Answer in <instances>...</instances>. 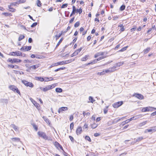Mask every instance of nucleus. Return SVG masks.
I'll use <instances>...</instances> for the list:
<instances>
[{
  "label": "nucleus",
  "instance_id": "obj_55",
  "mask_svg": "<svg viewBox=\"0 0 156 156\" xmlns=\"http://www.w3.org/2000/svg\"><path fill=\"white\" fill-rule=\"evenodd\" d=\"M74 118V117L73 115H71L70 116L69 118V120L70 121H71L73 120Z\"/></svg>",
  "mask_w": 156,
  "mask_h": 156
},
{
  "label": "nucleus",
  "instance_id": "obj_51",
  "mask_svg": "<svg viewBox=\"0 0 156 156\" xmlns=\"http://www.w3.org/2000/svg\"><path fill=\"white\" fill-rule=\"evenodd\" d=\"M68 5V4L67 3L64 4L61 6V8L62 9L66 8L67 7Z\"/></svg>",
  "mask_w": 156,
  "mask_h": 156
},
{
  "label": "nucleus",
  "instance_id": "obj_8",
  "mask_svg": "<svg viewBox=\"0 0 156 156\" xmlns=\"http://www.w3.org/2000/svg\"><path fill=\"white\" fill-rule=\"evenodd\" d=\"M22 82L26 87H30L32 88L34 86L32 83L28 82L25 80H22Z\"/></svg>",
  "mask_w": 156,
  "mask_h": 156
},
{
  "label": "nucleus",
  "instance_id": "obj_4",
  "mask_svg": "<svg viewBox=\"0 0 156 156\" xmlns=\"http://www.w3.org/2000/svg\"><path fill=\"white\" fill-rule=\"evenodd\" d=\"M73 10L71 14L70 15V16H71L72 15H74L76 12V13H78L79 14H81L82 12V9L80 8L79 9H76V7L75 6L73 5L72 7Z\"/></svg>",
  "mask_w": 156,
  "mask_h": 156
},
{
  "label": "nucleus",
  "instance_id": "obj_13",
  "mask_svg": "<svg viewBox=\"0 0 156 156\" xmlns=\"http://www.w3.org/2000/svg\"><path fill=\"white\" fill-rule=\"evenodd\" d=\"M133 96L135 97L140 100H142L144 99V96L142 94L137 93H134L133 95Z\"/></svg>",
  "mask_w": 156,
  "mask_h": 156
},
{
  "label": "nucleus",
  "instance_id": "obj_7",
  "mask_svg": "<svg viewBox=\"0 0 156 156\" xmlns=\"http://www.w3.org/2000/svg\"><path fill=\"white\" fill-rule=\"evenodd\" d=\"M9 55L13 56H16L21 57H25L26 55L25 54H24L23 56L22 53L20 51H17L15 52L13 51L10 52V53H9Z\"/></svg>",
  "mask_w": 156,
  "mask_h": 156
},
{
  "label": "nucleus",
  "instance_id": "obj_37",
  "mask_svg": "<svg viewBox=\"0 0 156 156\" xmlns=\"http://www.w3.org/2000/svg\"><path fill=\"white\" fill-rule=\"evenodd\" d=\"M62 91V89L60 88H57L55 89V91L57 93H61Z\"/></svg>",
  "mask_w": 156,
  "mask_h": 156
},
{
  "label": "nucleus",
  "instance_id": "obj_17",
  "mask_svg": "<svg viewBox=\"0 0 156 156\" xmlns=\"http://www.w3.org/2000/svg\"><path fill=\"white\" fill-rule=\"evenodd\" d=\"M41 66V65L40 63H38L37 64L30 66V68L31 70H35L40 67Z\"/></svg>",
  "mask_w": 156,
  "mask_h": 156
},
{
  "label": "nucleus",
  "instance_id": "obj_26",
  "mask_svg": "<svg viewBox=\"0 0 156 156\" xmlns=\"http://www.w3.org/2000/svg\"><path fill=\"white\" fill-rule=\"evenodd\" d=\"M89 56L88 55H85L84 57H82L81 59V61H86L88 59Z\"/></svg>",
  "mask_w": 156,
  "mask_h": 156
},
{
  "label": "nucleus",
  "instance_id": "obj_59",
  "mask_svg": "<svg viewBox=\"0 0 156 156\" xmlns=\"http://www.w3.org/2000/svg\"><path fill=\"white\" fill-rule=\"evenodd\" d=\"M91 119L92 120L94 121V122L95 119V115H92L91 117Z\"/></svg>",
  "mask_w": 156,
  "mask_h": 156
},
{
  "label": "nucleus",
  "instance_id": "obj_33",
  "mask_svg": "<svg viewBox=\"0 0 156 156\" xmlns=\"http://www.w3.org/2000/svg\"><path fill=\"white\" fill-rule=\"evenodd\" d=\"M36 80H39L41 82H43L44 81V79L41 77H36Z\"/></svg>",
  "mask_w": 156,
  "mask_h": 156
},
{
  "label": "nucleus",
  "instance_id": "obj_54",
  "mask_svg": "<svg viewBox=\"0 0 156 156\" xmlns=\"http://www.w3.org/2000/svg\"><path fill=\"white\" fill-rule=\"evenodd\" d=\"M37 22H35V23H33L32 24L31 26V27H35V26H37Z\"/></svg>",
  "mask_w": 156,
  "mask_h": 156
},
{
  "label": "nucleus",
  "instance_id": "obj_63",
  "mask_svg": "<svg viewBox=\"0 0 156 156\" xmlns=\"http://www.w3.org/2000/svg\"><path fill=\"white\" fill-rule=\"evenodd\" d=\"M152 129L153 130V131L155 132L156 131V126L152 127Z\"/></svg>",
  "mask_w": 156,
  "mask_h": 156
},
{
  "label": "nucleus",
  "instance_id": "obj_46",
  "mask_svg": "<svg viewBox=\"0 0 156 156\" xmlns=\"http://www.w3.org/2000/svg\"><path fill=\"white\" fill-rule=\"evenodd\" d=\"M62 35V34L60 33L58 35H56L55 36V37L56 40H57L58 38Z\"/></svg>",
  "mask_w": 156,
  "mask_h": 156
},
{
  "label": "nucleus",
  "instance_id": "obj_56",
  "mask_svg": "<svg viewBox=\"0 0 156 156\" xmlns=\"http://www.w3.org/2000/svg\"><path fill=\"white\" fill-rule=\"evenodd\" d=\"M91 38V35L88 36L87 37V41H89Z\"/></svg>",
  "mask_w": 156,
  "mask_h": 156
},
{
  "label": "nucleus",
  "instance_id": "obj_35",
  "mask_svg": "<svg viewBox=\"0 0 156 156\" xmlns=\"http://www.w3.org/2000/svg\"><path fill=\"white\" fill-rule=\"evenodd\" d=\"M64 38L63 37H62L61 38L58 43L57 44L56 46V48H57L58 46L59 45V44H61V43L62 42V41L63 40Z\"/></svg>",
  "mask_w": 156,
  "mask_h": 156
},
{
  "label": "nucleus",
  "instance_id": "obj_58",
  "mask_svg": "<svg viewBox=\"0 0 156 156\" xmlns=\"http://www.w3.org/2000/svg\"><path fill=\"white\" fill-rule=\"evenodd\" d=\"M88 127V124L86 123H85L83 126V128L84 129H87Z\"/></svg>",
  "mask_w": 156,
  "mask_h": 156
},
{
  "label": "nucleus",
  "instance_id": "obj_31",
  "mask_svg": "<svg viewBox=\"0 0 156 156\" xmlns=\"http://www.w3.org/2000/svg\"><path fill=\"white\" fill-rule=\"evenodd\" d=\"M2 14L3 15H4L5 16H12V14L9 12H3L2 13Z\"/></svg>",
  "mask_w": 156,
  "mask_h": 156
},
{
  "label": "nucleus",
  "instance_id": "obj_19",
  "mask_svg": "<svg viewBox=\"0 0 156 156\" xmlns=\"http://www.w3.org/2000/svg\"><path fill=\"white\" fill-rule=\"evenodd\" d=\"M68 109L67 107H62L58 109V112L59 113H60L63 112L64 111L67 110Z\"/></svg>",
  "mask_w": 156,
  "mask_h": 156
},
{
  "label": "nucleus",
  "instance_id": "obj_23",
  "mask_svg": "<svg viewBox=\"0 0 156 156\" xmlns=\"http://www.w3.org/2000/svg\"><path fill=\"white\" fill-rule=\"evenodd\" d=\"M8 8L9 9V11L10 12H15L16 11L15 9L12 8V6L10 5H8Z\"/></svg>",
  "mask_w": 156,
  "mask_h": 156
},
{
  "label": "nucleus",
  "instance_id": "obj_25",
  "mask_svg": "<svg viewBox=\"0 0 156 156\" xmlns=\"http://www.w3.org/2000/svg\"><path fill=\"white\" fill-rule=\"evenodd\" d=\"M54 80V79L52 77H44V81L48 82L49 81H52Z\"/></svg>",
  "mask_w": 156,
  "mask_h": 156
},
{
  "label": "nucleus",
  "instance_id": "obj_14",
  "mask_svg": "<svg viewBox=\"0 0 156 156\" xmlns=\"http://www.w3.org/2000/svg\"><path fill=\"white\" fill-rule=\"evenodd\" d=\"M31 46H25L22 47L20 49V50L23 51H27L30 50L31 49Z\"/></svg>",
  "mask_w": 156,
  "mask_h": 156
},
{
  "label": "nucleus",
  "instance_id": "obj_29",
  "mask_svg": "<svg viewBox=\"0 0 156 156\" xmlns=\"http://www.w3.org/2000/svg\"><path fill=\"white\" fill-rule=\"evenodd\" d=\"M7 62L10 64H13V58H9L7 60Z\"/></svg>",
  "mask_w": 156,
  "mask_h": 156
},
{
  "label": "nucleus",
  "instance_id": "obj_18",
  "mask_svg": "<svg viewBox=\"0 0 156 156\" xmlns=\"http://www.w3.org/2000/svg\"><path fill=\"white\" fill-rule=\"evenodd\" d=\"M82 127L80 126H79L76 129V133L77 135H79L82 133Z\"/></svg>",
  "mask_w": 156,
  "mask_h": 156
},
{
  "label": "nucleus",
  "instance_id": "obj_39",
  "mask_svg": "<svg viewBox=\"0 0 156 156\" xmlns=\"http://www.w3.org/2000/svg\"><path fill=\"white\" fill-rule=\"evenodd\" d=\"M128 46H127L124 47L122 48L121 50H119V52H123L126 50L127 48H128Z\"/></svg>",
  "mask_w": 156,
  "mask_h": 156
},
{
  "label": "nucleus",
  "instance_id": "obj_21",
  "mask_svg": "<svg viewBox=\"0 0 156 156\" xmlns=\"http://www.w3.org/2000/svg\"><path fill=\"white\" fill-rule=\"evenodd\" d=\"M99 61L97 58L95 59H94L92 61H91L89 63L86 64V66H88L90 64H95L97 62H98Z\"/></svg>",
  "mask_w": 156,
  "mask_h": 156
},
{
  "label": "nucleus",
  "instance_id": "obj_52",
  "mask_svg": "<svg viewBox=\"0 0 156 156\" xmlns=\"http://www.w3.org/2000/svg\"><path fill=\"white\" fill-rule=\"evenodd\" d=\"M108 106H107L106 108L104 109V112L105 114H106L108 112Z\"/></svg>",
  "mask_w": 156,
  "mask_h": 156
},
{
  "label": "nucleus",
  "instance_id": "obj_42",
  "mask_svg": "<svg viewBox=\"0 0 156 156\" xmlns=\"http://www.w3.org/2000/svg\"><path fill=\"white\" fill-rule=\"evenodd\" d=\"M26 0H18V4L24 3L26 2Z\"/></svg>",
  "mask_w": 156,
  "mask_h": 156
},
{
  "label": "nucleus",
  "instance_id": "obj_28",
  "mask_svg": "<svg viewBox=\"0 0 156 156\" xmlns=\"http://www.w3.org/2000/svg\"><path fill=\"white\" fill-rule=\"evenodd\" d=\"M114 123V121L113 120H111L108 121L107 123V126H110Z\"/></svg>",
  "mask_w": 156,
  "mask_h": 156
},
{
  "label": "nucleus",
  "instance_id": "obj_48",
  "mask_svg": "<svg viewBox=\"0 0 156 156\" xmlns=\"http://www.w3.org/2000/svg\"><path fill=\"white\" fill-rule=\"evenodd\" d=\"M126 8L125 5H122L121 6L120 8V10L121 11H123Z\"/></svg>",
  "mask_w": 156,
  "mask_h": 156
},
{
  "label": "nucleus",
  "instance_id": "obj_20",
  "mask_svg": "<svg viewBox=\"0 0 156 156\" xmlns=\"http://www.w3.org/2000/svg\"><path fill=\"white\" fill-rule=\"evenodd\" d=\"M8 66L11 69L15 68L16 69H20V67L16 65H14L12 64H10L8 65Z\"/></svg>",
  "mask_w": 156,
  "mask_h": 156
},
{
  "label": "nucleus",
  "instance_id": "obj_2",
  "mask_svg": "<svg viewBox=\"0 0 156 156\" xmlns=\"http://www.w3.org/2000/svg\"><path fill=\"white\" fill-rule=\"evenodd\" d=\"M104 52H98L94 55V58H97V59L99 61H100L106 57L104 55Z\"/></svg>",
  "mask_w": 156,
  "mask_h": 156
},
{
  "label": "nucleus",
  "instance_id": "obj_36",
  "mask_svg": "<svg viewBox=\"0 0 156 156\" xmlns=\"http://www.w3.org/2000/svg\"><path fill=\"white\" fill-rule=\"evenodd\" d=\"M25 38V36L21 34L19 37L18 40L20 41Z\"/></svg>",
  "mask_w": 156,
  "mask_h": 156
},
{
  "label": "nucleus",
  "instance_id": "obj_16",
  "mask_svg": "<svg viewBox=\"0 0 156 156\" xmlns=\"http://www.w3.org/2000/svg\"><path fill=\"white\" fill-rule=\"evenodd\" d=\"M115 68L113 67L104 70V72L105 74L106 73L113 72L115 71Z\"/></svg>",
  "mask_w": 156,
  "mask_h": 156
},
{
  "label": "nucleus",
  "instance_id": "obj_61",
  "mask_svg": "<svg viewBox=\"0 0 156 156\" xmlns=\"http://www.w3.org/2000/svg\"><path fill=\"white\" fill-rule=\"evenodd\" d=\"M136 29V27H133L130 29V31L131 32H133L135 31V30Z\"/></svg>",
  "mask_w": 156,
  "mask_h": 156
},
{
  "label": "nucleus",
  "instance_id": "obj_27",
  "mask_svg": "<svg viewBox=\"0 0 156 156\" xmlns=\"http://www.w3.org/2000/svg\"><path fill=\"white\" fill-rule=\"evenodd\" d=\"M118 27H120L121 28L119 30L120 32H122L124 31L125 28L122 24H120L118 25Z\"/></svg>",
  "mask_w": 156,
  "mask_h": 156
},
{
  "label": "nucleus",
  "instance_id": "obj_62",
  "mask_svg": "<svg viewBox=\"0 0 156 156\" xmlns=\"http://www.w3.org/2000/svg\"><path fill=\"white\" fill-rule=\"evenodd\" d=\"M94 21L95 22H97L98 23H99V22H100V21H99V19L98 18H97V17H96V18H95V19H94Z\"/></svg>",
  "mask_w": 156,
  "mask_h": 156
},
{
  "label": "nucleus",
  "instance_id": "obj_9",
  "mask_svg": "<svg viewBox=\"0 0 156 156\" xmlns=\"http://www.w3.org/2000/svg\"><path fill=\"white\" fill-rule=\"evenodd\" d=\"M56 86V85L55 84H53L52 85H48L46 86L45 87L43 88L42 90L43 91L46 92L54 88Z\"/></svg>",
  "mask_w": 156,
  "mask_h": 156
},
{
  "label": "nucleus",
  "instance_id": "obj_6",
  "mask_svg": "<svg viewBox=\"0 0 156 156\" xmlns=\"http://www.w3.org/2000/svg\"><path fill=\"white\" fill-rule=\"evenodd\" d=\"M156 110V108L152 107H147L143 108L141 109L142 112H152Z\"/></svg>",
  "mask_w": 156,
  "mask_h": 156
},
{
  "label": "nucleus",
  "instance_id": "obj_53",
  "mask_svg": "<svg viewBox=\"0 0 156 156\" xmlns=\"http://www.w3.org/2000/svg\"><path fill=\"white\" fill-rule=\"evenodd\" d=\"M130 122V120L129 119L126 120L125 121L123 122L122 123H123V125L125 124H126Z\"/></svg>",
  "mask_w": 156,
  "mask_h": 156
},
{
  "label": "nucleus",
  "instance_id": "obj_64",
  "mask_svg": "<svg viewBox=\"0 0 156 156\" xmlns=\"http://www.w3.org/2000/svg\"><path fill=\"white\" fill-rule=\"evenodd\" d=\"M156 115V111L152 112L151 114V116H154Z\"/></svg>",
  "mask_w": 156,
  "mask_h": 156
},
{
  "label": "nucleus",
  "instance_id": "obj_5",
  "mask_svg": "<svg viewBox=\"0 0 156 156\" xmlns=\"http://www.w3.org/2000/svg\"><path fill=\"white\" fill-rule=\"evenodd\" d=\"M9 88L10 90L13 91L14 93H16L19 95H20L21 93L20 90L15 86L13 85H10L9 86Z\"/></svg>",
  "mask_w": 156,
  "mask_h": 156
},
{
  "label": "nucleus",
  "instance_id": "obj_12",
  "mask_svg": "<svg viewBox=\"0 0 156 156\" xmlns=\"http://www.w3.org/2000/svg\"><path fill=\"white\" fill-rule=\"evenodd\" d=\"M54 145L58 149H60L62 150L64 153H66V152L63 150L62 147L60 144L58 142H57V141H55L54 143Z\"/></svg>",
  "mask_w": 156,
  "mask_h": 156
},
{
  "label": "nucleus",
  "instance_id": "obj_32",
  "mask_svg": "<svg viewBox=\"0 0 156 156\" xmlns=\"http://www.w3.org/2000/svg\"><path fill=\"white\" fill-rule=\"evenodd\" d=\"M11 126L16 131L18 130V127L16 125L14 124H12L11 125Z\"/></svg>",
  "mask_w": 156,
  "mask_h": 156
},
{
  "label": "nucleus",
  "instance_id": "obj_60",
  "mask_svg": "<svg viewBox=\"0 0 156 156\" xmlns=\"http://www.w3.org/2000/svg\"><path fill=\"white\" fill-rule=\"evenodd\" d=\"M77 37H76L75 38L73 39V41H72V43L73 44L76 41V40H77Z\"/></svg>",
  "mask_w": 156,
  "mask_h": 156
},
{
  "label": "nucleus",
  "instance_id": "obj_30",
  "mask_svg": "<svg viewBox=\"0 0 156 156\" xmlns=\"http://www.w3.org/2000/svg\"><path fill=\"white\" fill-rule=\"evenodd\" d=\"M89 101L88 102H91L92 103H93L95 101V100H94L93 97L91 96H89Z\"/></svg>",
  "mask_w": 156,
  "mask_h": 156
},
{
  "label": "nucleus",
  "instance_id": "obj_15",
  "mask_svg": "<svg viewBox=\"0 0 156 156\" xmlns=\"http://www.w3.org/2000/svg\"><path fill=\"white\" fill-rule=\"evenodd\" d=\"M82 48L81 47L79 48L76 50L71 55L72 57H73L77 55L82 50Z\"/></svg>",
  "mask_w": 156,
  "mask_h": 156
},
{
  "label": "nucleus",
  "instance_id": "obj_41",
  "mask_svg": "<svg viewBox=\"0 0 156 156\" xmlns=\"http://www.w3.org/2000/svg\"><path fill=\"white\" fill-rule=\"evenodd\" d=\"M37 5L38 7H41L42 5V3L40 0H37Z\"/></svg>",
  "mask_w": 156,
  "mask_h": 156
},
{
  "label": "nucleus",
  "instance_id": "obj_22",
  "mask_svg": "<svg viewBox=\"0 0 156 156\" xmlns=\"http://www.w3.org/2000/svg\"><path fill=\"white\" fill-rule=\"evenodd\" d=\"M21 62L22 60L19 58H13V64H17L20 63Z\"/></svg>",
  "mask_w": 156,
  "mask_h": 156
},
{
  "label": "nucleus",
  "instance_id": "obj_49",
  "mask_svg": "<svg viewBox=\"0 0 156 156\" xmlns=\"http://www.w3.org/2000/svg\"><path fill=\"white\" fill-rule=\"evenodd\" d=\"M80 25V23L79 21L77 22L74 24V26L76 28L78 27Z\"/></svg>",
  "mask_w": 156,
  "mask_h": 156
},
{
  "label": "nucleus",
  "instance_id": "obj_38",
  "mask_svg": "<svg viewBox=\"0 0 156 156\" xmlns=\"http://www.w3.org/2000/svg\"><path fill=\"white\" fill-rule=\"evenodd\" d=\"M151 48H147L144 50V54H147L150 51Z\"/></svg>",
  "mask_w": 156,
  "mask_h": 156
},
{
  "label": "nucleus",
  "instance_id": "obj_57",
  "mask_svg": "<svg viewBox=\"0 0 156 156\" xmlns=\"http://www.w3.org/2000/svg\"><path fill=\"white\" fill-rule=\"evenodd\" d=\"M142 29V27L141 26H139L137 29L136 30L137 31H140Z\"/></svg>",
  "mask_w": 156,
  "mask_h": 156
},
{
  "label": "nucleus",
  "instance_id": "obj_40",
  "mask_svg": "<svg viewBox=\"0 0 156 156\" xmlns=\"http://www.w3.org/2000/svg\"><path fill=\"white\" fill-rule=\"evenodd\" d=\"M17 5H19L18 2H12L10 3V5L12 6H17Z\"/></svg>",
  "mask_w": 156,
  "mask_h": 156
},
{
  "label": "nucleus",
  "instance_id": "obj_10",
  "mask_svg": "<svg viewBox=\"0 0 156 156\" xmlns=\"http://www.w3.org/2000/svg\"><path fill=\"white\" fill-rule=\"evenodd\" d=\"M123 104L122 101L115 102L112 105V106L114 108H118Z\"/></svg>",
  "mask_w": 156,
  "mask_h": 156
},
{
  "label": "nucleus",
  "instance_id": "obj_34",
  "mask_svg": "<svg viewBox=\"0 0 156 156\" xmlns=\"http://www.w3.org/2000/svg\"><path fill=\"white\" fill-rule=\"evenodd\" d=\"M14 142L19 141L20 140V139L18 137H14L11 139Z\"/></svg>",
  "mask_w": 156,
  "mask_h": 156
},
{
  "label": "nucleus",
  "instance_id": "obj_47",
  "mask_svg": "<svg viewBox=\"0 0 156 156\" xmlns=\"http://www.w3.org/2000/svg\"><path fill=\"white\" fill-rule=\"evenodd\" d=\"M97 74L98 75L101 76V75H105V72H104V70H103L101 72H98L97 73Z\"/></svg>",
  "mask_w": 156,
  "mask_h": 156
},
{
  "label": "nucleus",
  "instance_id": "obj_44",
  "mask_svg": "<svg viewBox=\"0 0 156 156\" xmlns=\"http://www.w3.org/2000/svg\"><path fill=\"white\" fill-rule=\"evenodd\" d=\"M66 69L65 67H61L57 69H56L55 70V71L56 72L60 70H64Z\"/></svg>",
  "mask_w": 156,
  "mask_h": 156
},
{
  "label": "nucleus",
  "instance_id": "obj_43",
  "mask_svg": "<svg viewBox=\"0 0 156 156\" xmlns=\"http://www.w3.org/2000/svg\"><path fill=\"white\" fill-rule=\"evenodd\" d=\"M85 139L86 140H88L89 142H91V140L90 137L87 136H85Z\"/></svg>",
  "mask_w": 156,
  "mask_h": 156
},
{
  "label": "nucleus",
  "instance_id": "obj_11",
  "mask_svg": "<svg viewBox=\"0 0 156 156\" xmlns=\"http://www.w3.org/2000/svg\"><path fill=\"white\" fill-rule=\"evenodd\" d=\"M31 101L35 106L36 107V108L39 111L41 109V107L40 105L36 101L33 99H32V100H31Z\"/></svg>",
  "mask_w": 156,
  "mask_h": 156
},
{
  "label": "nucleus",
  "instance_id": "obj_45",
  "mask_svg": "<svg viewBox=\"0 0 156 156\" xmlns=\"http://www.w3.org/2000/svg\"><path fill=\"white\" fill-rule=\"evenodd\" d=\"M74 123H73V122H72L70 124V130H72V129H73V128H74Z\"/></svg>",
  "mask_w": 156,
  "mask_h": 156
},
{
  "label": "nucleus",
  "instance_id": "obj_24",
  "mask_svg": "<svg viewBox=\"0 0 156 156\" xmlns=\"http://www.w3.org/2000/svg\"><path fill=\"white\" fill-rule=\"evenodd\" d=\"M98 125L95 122H93L92 123H91L90 126L91 128L94 129L96 128L98 126Z\"/></svg>",
  "mask_w": 156,
  "mask_h": 156
},
{
  "label": "nucleus",
  "instance_id": "obj_3",
  "mask_svg": "<svg viewBox=\"0 0 156 156\" xmlns=\"http://www.w3.org/2000/svg\"><path fill=\"white\" fill-rule=\"evenodd\" d=\"M37 134L40 137L42 138L45 140H50V137L48 136L44 132L39 131L37 132Z\"/></svg>",
  "mask_w": 156,
  "mask_h": 156
},
{
  "label": "nucleus",
  "instance_id": "obj_50",
  "mask_svg": "<svg viewBox=\"0 0 156 156\" xmlns=\"http://www.w3.org/2000/svg\"><path fill=\"white\" fill-rule=\"evenodd\" d=\"M32 126L34 128V129H35V130L37 131L38 130V127L35 124H32Z\"/></svg>",
  "mask_w": 156,
  "mask_h": 156
},
{
  "label": "nucleus",
  "instance_id": "obj_1",
  "mask_svg": "<svg viewBox=\"0 0 156 156\" xmlns=\"http://www.w3.org/2000/svg\"><path fill=\"white\" fill-rule=\"evenodd\" d=\"M73 60L71 59H69L65 61H62L60 62H57L53 63L52 65V66H56L59 65H62L67 64L72 62Z\"/></svg>",
  "mask_w": 156,
  "mask_h": 156
}]
</instances>
